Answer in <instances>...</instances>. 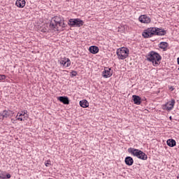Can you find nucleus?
<instances>
[{"mask_svg": "<svg viewBox=\"0 0 179 179\" xmlns=\"http://www.w3.org/2000/svg\"><path fill=\"white\" fill-rule=\"evenodd\" d=\"M166 35V30L163 29L150 27L145 29L142 34L144 38H149V37H153V36H164Z\"/></svg>", "mask_w": 179, "mask_h": 179, "instance_id": "nucleus-1", "label": "nucleus"}, {"mask_svg": "<svg viewBox=\"0 0 179 179\" xmlns=\"http://www.w3.org/2000/svg\"><path fill=\"white\" fill-rule=\"evenodd\" d=\"M49 27L51 30L58 31L59 30V27H65V23L61 17L55 16L52 19Z\"/></svg>", "mask_w": 179, "mask_h": 179, "instance_id": "nucleus-2", "label": "nucleus"}, {"mask_svg": "<svg viewBox=\"0 0 179 179\" xmlns=\"http://www.w3.org/2000/svg\"><path fill=\"white\" fill-rule=\"evenodd\" d=\"M146 58L147 61L152 62L154 66H157L159 65V61H162V56L155 51L150 52L146 56Z\"/></svg>", "mask_w": 179, "mask_h": 179, "instance_id": "nucleus-3", "label": "nucleus"}, {"mask_svg": "<svg viewBox=\"0 0 179 179\" xmlns=\"http://www.w3.org/2000/svg\"><path fill=\"white\" fill-rule=\"evenodd\" d=\"M128 152L131 154L132 156H135L138 157V159H141V160H148V155L145 154L142 150L138 149H135L134 148H130L128 149Z\"/></svg>", "mask_w": 179, "mask_h": 179, "instance_id": "nucleus-4", "label": "nucleus"}, {"mask_svg": "<svg viewBox=\"0 0 179 179\" xmlns=\"http://www.w3.org/2000/svg\"><path fill=\"white\" fill-rule=\"evenodd\" d=\"M116 54L118 59H125L129 55V50L127 48H120L117 50Z\"/></svg>", "mask_w": 179, "mask_h": 179, "instance_id": "nucleus-5", "label": "nucleus"}, {"mask_svg": "<svg viewBox=\"0 0 179 179\" xmlns=\"http://www.w3.org/2000/svg\"><path fill=\"white\" fill-rule=\"evenodd\" d=\"M176 104V100L171 99V101H168L166 105H164L163 110H166V111H171L173 108H174V105Z\"/></svg>", "mask_w": 179, "mask_h": 179, "instance_id": "nucleus-6", "label": "nucleus"}, {"mask_svg": "<svg viewBox=\"0 0 179 179\" xmlns=\"http://www.w3.org/2000/svg\"><path fill=\"white\" fill-rule=\"evenodd\" d=\"M70 26H75L76 27H80L83 26V21L80 19H70L69 20Z\"/></svg>", "mask_w": 179, "mask_h": 179, "instance_id": "nucleus-7", "label": "nucleus"}, {"mask_svg": "<svg viewBox=\"0 0 179 179\" xmlns=\"http://www.w3.org/2000/svg\"><path fill=\"white\" fill-rule=\"evenodd\" d=\"M13 114H15V112H13V110H4L0 113V116L3 117V118H9L10 117H13Z\"/></svg>", "mask_w": 179, "mask_h": 179, "instance_id": "nucleus-8", "label": "nucleus"}, {"mask_svg": "<svg viewBox=\"0 0 179 179\" xmlns=\"http://www.w3.org/2000/svg\"><path fill=\"white\" fill-rule=\"evenodd\" d=\"M138 20L139 22H141V23L145 24L150 23L151 22L150 17H148V15H141L138 18Z\"/></svg>", "mask_w": 179, "mask_h": 179, "instance_id": "nucleus-9", "label": "nucleus"}, {"mask_svg": "<svg viewBox=\"0 0 179 179\" xmlns=\"http://www.w3.org/2000/svg\"><path fill=\"white\" fill-rule=\"evenodd\" d=\"M110 71H111V69L108 67H105L104 71L102 73V76L106 78H110V76H112L113 74Z\"/></svg>", "mask_w": 179, "mask_h": 179, "instance_id": "nucleus-10", "label": "nucleus"}, {"mask_svg": "<svg viewBox=\"0 0 179 179\" xmlns=\"http://www.w3.org/2000/svg\"><path fill=\"white\" fill-rule=\"evenodd\" d=\"M60 64L63 65L66 68H68L71 66V60L69 58H64L63 59L60 60Z\"/></svg>", "mask_w": 179, "mask_h": 179, "instance_id": "nucleus-11", "label": "nucleus"}, {"mask_svg": "<svg viewBox=\"0 0 179 179\" xmlns=\"http://www.w3.org/2000/svg\"><path fill=\"white\" fill-rule=\"evenodd\" d=\"M132 99L134 104H136L137 106H140V104L142 103V99H141L138 95H133Z\"/></svg>", "mask_w": 179, "mask_h": 179, "instance_id": "nucleus-12", "label": "nucleus"}, {"mask_svg": "<svg viewBox=\"0 0 179 179\" xmlns=\"http://www.w3.org/2000/svg\"><path fill=\"white\" fill-rule=\"evenodd\" d=\"M57 99L60 101L61 103H63V104H69V98H68V96H59Z\"/></svg>", "mask_w": 179, "mask_h": 179, "instance_id": "nucleus-13", "label": "nucleus"}, {"mask_svg": "<svg viewBox=\"0 0 179 179\" xmlns=\"http://www.w3.org/2000/svg\"><path fill=\"white\" fill-rule=\"evenodd\" d=\"M15 5L18 8H24V6H26V1L24 0H17L15 2Z\"/></svg>", "mask_w": 179, "mask_h": 179, "instance_id": "nucleus-14", "label": "nucleus"}, {"mask_svg": "<svg viewBox=\"0 0 179 179\" xmlns=\"http://www.w3.org/2000/svg\"><path fill=\"white\" fill-rule=\"evenodd\" d=\"M159 48L164 51H167V48L169 47V43L167 42H161L159 44Z\"/></svg>", "mask_w": 179, "mask_h": 179, "instance_id": "nucleus-15", "label": "nucleus"}, {"mask_svg": "<svg viewBox=\"0 0 179 179\" xmlns=\"http://www.w3.org/2000/svg\"><path fill=\"white\" fill-rule=\"evenodd\" d=\"M124 162L127 166H132L134 164V159L131 157H127Z\"/></svg>", "mask_w": 179, "mask_h": 179, "instance_id": "nucleus-16", "label": "nucleus"}, {"mask_svg": "<svg viewBox=\"0 0 179 179\" xmlns=\"http://www.w3.org/2000/svg\"><path fill=\"white\" fill-rule=\"evenodd\" d=\"M89 51L91 54H97V52H99V47L95 45L90 46Z\"/></svg>", "mask_w": 179, "mask_h": 179, "instance_id": "nucleus-17", "label": "nucleus"}, {"mask_svg": "<svg viewBox=\"0 0 179 179\" xmlns=\"http://www.w3.org/2000/svg\"><path fill=\"white\" fill-rule=\"evenodd\" d=\"M166 144L170 148H174V146H176V140H174V139H169L166 141Z\"/></svg>", "mask_w": 179, "mask_h": 179, "instance_id": "nucleus-18", "label": "nucleus"}, {"mask_svg": "<svg viewBox=\"0 0 179 179\" xmlns=\"http://www.w3.org/2000/svg\"><path fill=\"white\" fill-rule=\"evenodd\" d=\"M80 106L83 107V108H87V107H89V102L86 99L80 101Z\"/></svg>", "mask_w": 179, "mask_h": 179, "instance_id": "nucleus-19", "label": "nucleus"}, {"mask_svg": "<svg viewBox=\"0 0 179 179\" xmlns=\"http://www.w3.org/2000/svg\"><path fill=\"white\" fill-rule=\"evenodd\" d=\"M5 78H6L5 75H0V80L5 79Z\"/></svg>", "mask_w": 179, "mask_h": 179, "instance_id": "nucleus-20", "label": "nucleus"}, {"mask_svg": "<svg viewBox=\"0 0 179 179\" xmlns=\"http://www.w3.org/2000/svg\"><path fill=\"white\" fill-rule=\"evenodd\" d=\"M0 178L5 179V178H6V176H5V175H3V174H0Z\"/></svg>", "mask_w": 179, "mask_h": 179, "instance_id": "nucleus-21", "label": "nucleus"}, {"mask_svg": "<svg viewBox=\"0 0 179 179\" xmlns=\"http://www.w3.org/2000/svg\"><path fill=\"white\" fill-rule=\"evenodd\" d=\"M45 166L46 167H48L49 166H51V164H50L49 162H45Z\"/></svg>", "mask_w": 179, "mask_h": 179, "instance_id": "nucleus-22", "label": "nucleus"}, {"mask_svg": "<svg viewBox=\"0 0 179 179\" xmlns=\"http://www.w3.org/2000/svg\"><path fill=\"white\" fill-rule=\"evenodd\" d=\"M41 31H43V33H46V31H48V29H42Z\"/></svg>", "mask_w": 179, "mask_h": 179, "instance_id": "nucleus-23", "label": "nucleus"}, {"mask_svg": "<svg viewBox=\"0 0 179 179\" xmlns=\"http://www.w3.org/2000/svg\"><path fill=\"white\" fill-rule=\"evenodd\" d=\"M10 177H11L10 174L8 173L6 175V178L9 179V178H10Z\"/></svg>", "mask_w": 179, "mask_h": 179, "instance_id": "nucleus-24", "label": "nucleus"}, {"mask_svg": "<svg viewBox=\"0 0 179 179\" xmlns=\"http://www.w3.org/2000/svg\"><path fill=\"white\" fill-rule=\"evenodd\" d=\"M17 120H19L20 121H24V119H22V117H18Z\"/></svg>", "mask_w": 179, "mask_h": 179, "instance_id": "nucleus-25", "label": "nucleus"}, {"mask_svg": "<svg viewBox=\"0 0 179 179\" xmlns=\"http://www.w3.org/2000/svg\"><path fill=\"white\" fill-rule=\"evenodd\" d=\"M76 75V71H73V72H72V76H75Z\"/></svg>", "mask_w": 179, "mask_h": 179, "instance_id": "nucleus-26", "label": "nucleus"}, {"mask_svg": "<svg viewBox=\"0 0 179 179\" xmlns=\"http://www.w3.org/2000/svg\"><path fill=\"white\" fill-rule=\"evenodd\" d=\"M24 114H26V112H24V114H23V113H20V114L19 115V117H22V115H24Z\"/></svg>", "mask_w": 179, "mask_h": 179, "instance_id": "nucleus-27", "label": "nucleus"}, {"mask_svg": "<svg viewBox=\"0 0 179 179\" xmlns=\"http://www.w3.org/2000/svg\"><path fill=\"white\" fill-rule=\"evenodd\" d=\"M171 90H174V88H173V87H171Z\"/></svg>", "mask_w": 179, "mask_h": 179, "instance_id": "nucleus-28", "label": "nucleus"}, {"mask_svg": "<svg viewBox=\"0 0 179 179\" xmlns=\"http://www.w3.org/2000/svg\"><path fill=\"white\" fill-rule=\"evenodd\" d=\"M177 178H178V179H179V174H178V176Z\"/></svg>", "mask_w": 179, "mask_h": 179, "instance_id": "nucleus-29", "label": "nucleus"}, {"mask_svg": "<svg viewBox=\"0 0 179 179\" xmlns=\"http://www.w3.org/2000/svg\"><path fill=\"white\" fill-rule=\"evenodd\" d=\"M169 119L171 120V116L169 117Z\"/></svg>", "mask_w": 179, "mask_h": 179, "instance_id": "nucleus-30", "label": "nucleus"}, {"mask_svg": "<svg viewBox=\"0 0 179 179\" xmlns=\"http://www.w3.org/2000/svg\"><path fill=\"white\" fill-rule=\"evenodd\" d=\"M178 71H179V69H178Z\"/></svg>", "mask_w": 179, "mask_h": 179, "instance_id": "nucleus-31", "label": "nucleus"}]
</instances>
